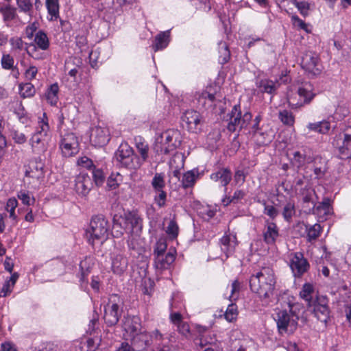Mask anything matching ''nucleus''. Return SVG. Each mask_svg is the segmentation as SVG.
<instances>
[{"mask_svg":"<svg viewBox=\"0 0 351 351\" xmlns=\"http://www.w3.org/2000/svg\"><path fill=\"white\" fill-rule=\"evenodd\" d=\"M276 278L272 269L263 267L250 279L251 290L262 299L269 298L274 294Z\"/></svg>","mask_w":351,"mask_h":351,"instance_id":"nucleus-1","label":"nucleus"},{"mask_svg":"<svg viewBox=\"0 0 351 351\" xmlns=\"http://www.w3.org/2000/svg\"><path fill=\"white\" fill-rule=\"evenodd\" d=\"M289 311H280L276 315V324L280 335L293 334L298 327L299 311L301 305L299 304H289Z\"/></svg>","mask_w":351,"mask_h":351,"instance_id":"nucleus-2","label":"nucleus"},{"mask_svg":"<svg viewBox=\"0 0 351 351\" xmlns=\"http://www.w3.org/2000/svg\"><path fill=\"white\" fill-rule=\"evenodd\" d=\"M180 132L175 130H167L158 134L155 138L154 150L158 154H171L180 145Z\"/></svg>","mask_w":351,"mask_h":351,"instance_id":"nucleus-3","label":"nucleus"},{"mask_svg":"<svg viewBox=\"0 0 351 351\" xmlns=\"http://www.w3.org/2000/svg\"><path fill=\"white\" fill-rule=\"evenodd\" d=\"M114 162L117 166L130 170H137L141 167L139 156L134 153L132 147L128 143H121L114 153Z\"/></svg>","mask_w":351,"mask_h":351,"instance_id":"nucleus-4","label":"nucleus"},{"mask_svg":"<svg viewBox=\"0 0 351 351\" xmlns=\"http://www.w3.org/2000/svg\"><path fill=\"white\" fill-rule=\"evenodd\" d=\"M108 222L104 216L93 217L86 232L88 242L92 245L95 243H102L108 238Z\"/></svg>","mask_w":351,"mask_h":351,"instance_id":"nucleus-5","label":"nucleus"},{"mask_svg":"<svg viewBox=\"0 0 351 351\" xmlns=\"http://www.w3.org/2000/svg\"><path fill=\"white\" fill-rule=\"evenodd\" d=\"M49 132L48 119L46 114L43 113V116L38 118L36 132L30 138V145L34 152L40 154L47 149Z\"/></svg>","mask_w":351,"mask_h":351,"instance_id":"nucleus-6","label":"nucleus"},{"mask_svg":"<svg viewBox=\"0 0 351 351\" xmlns=\"http://www.w3.org/2000/svg\"><path fill=\"white\" fill-rule=\"evenodd\" d=\"M313 87L310 83H306L298 88L297 92L289 95L287 100L289 106L292 108H297L309 104L314 98Z\"/></svg>","mask_w":351,"mask_h":351,"instance_id":"nucleus-7","label":"nucleus"},{"mask_svg":"<svg viewBox=\"0 0 351 351\" xmlns=\"http://www.w3.org/2000/svg\"><path fill=\"white\" fill-rule=\"evenodd\" d=\"M252 115L250 112H245L243 114L240 106L235 105L230 114L228 129L230 132L246 129L252 121Z\"/></svg>","mask_w":351,"mask_h":351,"instance_id":"nucleus-8","label":"nucleus"},{"mask_svg":"<svg viewBox=\"0 0 351 351\" xmlns=\"http://www.w3.org/2000/svg\"><path fill=\"white\" fill-rule=\"evenodd\" d=\"M301 66L306 72L313 76L320 74L322 71L319 56L313 51H307L303 55Z\"/></svg>","mask_w":351,"mask_h":351,"instance_id":"nucleus-9","label":"nucleus"},{"mask_svg":"<svg viewBox=\"0 0 351 351\" xmlns=\"http://www.w3.org/2000/svg\"><path fill=\"white\" fill-rule=\"evenodd\" d=\"M183 124L191 132L197 133L202 130L203 119L201 114L193 110H186L182 117Z\"/></svg>","mask_w":351,"mask_h":351,"instance_id":"nucleus-10","label":"nucleus"},{"mask_svg":"<svg viewBox=\"0 0 351 351\" xmlns=\"http://www.w3.org/2000/svg\"><path fill=\"white\" fill-rule=\"evenodd\" d=\"M62 154L65 157L72 156L79 152L77 137L73 133L65 134L60 143Z\"/></svg>","mask_w":351,"mask_h":351,"instance_id":"nucleus-11","label":"nucleus"},{"mask_svg":"<svg viewBox=\"0 0 351 351\" xmlns=\"http://www.w3.org/2000/svg\"><path fill=\"white\" fill-rule=\"evenodd\" d=\"M335 142L339 147L341 158L346 159L351 157V128H348L340 133L335 139Z\"/></svg>","mask_w":351,"mask_h":351,"instance_id":"nucleus-12","label":"nucleus"},{"mask_svg":"<svg viewBox=\"0 0 351 351\" xmlns=\"http://www.w3.org/2000/svg\"><path fill=\"white\" fill-rule=\"evenodd\" d=\"M289 265L295 276H301L309 267L308 261L301 252L290 254Z\"/></svg>","mask_w":351,"mask_h":351,"instance_id":"nucleus-13","label":"nucleus"},{"mask_svg":"<svg viewBox=\"0 0 351 351\" xmlns=\"http://www.w3.org/2000/svg\"><path fill=\"white\" fill-rule=\"evenodd\" d=\"M117 300H119V298L116 295L111 296L104 308V318L109 326L115 325L119 319L120 313Z\"/></svg>","mask_w":351,"mask_h":351,"instance_id":"nucleus-14","label":"nucleus"},{"mask_svg":"<svg viewBox=\"0 0 351 351\" xmlns=\"http://www.w3.org/2000/svg\"><path fill=\"white\" fill-rule=\"evenodd\" d=\"M74 191L81 197H86L93 187L90 177L85 173H79L74 180Z\"/></svg>","mask_w":351,"mask_h":351,"instance_id":"nucleus-15","label":"nucleus"},{"mask_svg":"<svg viewBox=\"0 0 351 351\" xmlns=\"http://www.w3.org/2000/svg\"><path fill=\"white\" fill-rule=\"evenodd\" d=\"M90 142L95 146L101 147L110 140V132L107 128L96 126L92 128L90 136Z\"/></svg>","mask_w":351,"mask_h":351,"instance_id":"nucleus-16","label":"nucleus"},{"mask_svg":"<svg viewBox=\"0 0 351 351\" xmlns=\"http://www.w3.org/2000/svg\"><path fill=\"white\" fill-rule=\"evenodd\" d=\"M314 313L318 319L326 322L329 314L327 302L324 298H316L312 302L311 306H308Z\"/></svg>","mask_w":351,"mask_h":351,"instance_id":"nucleus-17","label":"nucleus"},{"mask_svg":"<svg viewBox=\"0 0 351 351\" xmlns=\"http://www.w3.org/2000/svg\"><path fill=\"white\" fill-rule=\"evenodd\" d=\"M216 90L213 86H208L202 92L196 94L195 97L199 106L204 108L213 106L215 99Z\"/></svg>","mask_w":351,"mask_h":351,"instance_id":"nucleus-18","label":"nucleus"},{"mask_svg":"<svg viewBox=\"0 0 351 351\" xmlns=\"http://www.w3.org/2000/svg\"><path fill=\"white\" fill-rule=\"evenodd\" d=\"M263 234L264 241L267 245H273L280 237L279 228L275 223L266 221Z\"/></svg>","mask_w":351,"mask_h":351,"instance_id":"nucleus-19","label":"nucleus"},{"mask_svg":"<svg viewBox=\"0 0 351 351\" xmlns=\"http://www.w3.org/2000/svg\"><path fill=\"white\" fill-rule=\"evenodd\" d=\"M128 217L127 214L125 213L124 215H116L113 218V224H112V234L114 237H120L125 232L129 234V231H128Z\"/></svg>","mask_w":351,"mask_h":351,"instance_id":"nucleus-20","label":"nucleus"},{"mask_svg":"<svg viewBox=\"0 0 351 351\" xmlns=\"http://www.w3.org/2000/svg\"><path fill=\"white\" fill-rule=\"evenodd\" d=\"M123 328L130 337L134 336L142 331L140 318L136 316L125 317Z\"/></svg>","mask_w":351,"mask_h":351,"instance_id":"nucleus-21","label":"nucleus"},{"mask_svg":"<svg viewBox=\"0 0 351 351\" xmlns=\"http://www.w3.org/2000/svg\"><path fill=\"white\" fill-rule=\"evenodd\" d=\"M221 251L228 257L233 254L237 245V240L235 235L232 234H225L220 241Z\"/></svg>","mask_w":351,"mask_h":351,"instance_id":"nucleus-22","label":"nucleus"},{"mask_svg":"<svg viewBox=\"0 0 351 351\" xmlns=\"http://www.w3.org/2000/svg\"><path fill=\"white\" fill-rule=\"evenodd\" d=\"M128 261L122 254H114L112 257L111 268L114 274L121 275L128 268Z\"/></svg>","mask_w":351,"mask_h":351,"instance_id":"nucleus-23","label":"nucleus"},{"mask_svg":"<svg viewBox=\"0 0 351 351\" xmlns=\"http://www.w3.org/2000/svg\"><path fill=\"white\" fill-rule=\"evenodd\" d=\"M254 142L259 146L269 144L272 141V134L262 128L249 130Z\"/></svg>","mask_w":351,"mask_h":351,"instance_id":"nucleus-24","label":"nucleus"},{"mask_svg":"<svg viewBox=\"0 0 351 351\" xmlns=\"http://www.w3.org/2000/svg\"><path fill=\"white\" fill-rule=\"evenodd\" d=\"M132 343L134 347V349L142 350L145 349L149 344V335L145 331L139 332L131 337Z\"/></svg>","mask_w":351,"mask_h":351,"instance_id":"nucleus-25","label":"nucleus"},{"mask_svg":"<svg viewBox=\"0 0 351 351\" xmlns=\"http://www.w3.org/2000/svg\"><path fill=\"white\" fill-rule=\"evenodd\" d=\"M299 295L300 298L306 302L308 306H311L312 302L315 301L314 298H317L315 287L311 283L304 284Z\"/></svg>","mask_w":351,"mask_h":351,"instance_id":"nucleus-26","label":"nucleus"},{"mask_svg":"<svg viewBox=\"0 0 351 351\" xmlns=\"http://www.w3.org/2000/svg\"><path fill=\"white\" fill-rule=\"evenodd\" d=\"M313 208L314 209V213L317 215L319 219L325 220L326 217L330 214L331 211L330 199L328 198H324L317 206H315V204H314Z\"/></svg>","mask_w":351,"mask_h":351,"instance_id":"nucleus-27","label":"nucleus"},{"mask_svg":"<svg viewBox=\"0 0 351 351\" xmlns=\"http://www.w3.org/2000/svg\"><path fill=\"white\" fill-rule=\"evenodd\" d=\"M38 171L27 169L25 172V182L32 185L33 188H36L44 178V171H40V165H39Z\"/></svg>","mask_w":351,"mask_h":351,"instance_id":"nucleus-28","label":"nucleus"},{"mask_svg":"<svg viewBox=\"0 0 351 351\" xmlns=\"http://www.w3.org/2000/svg\"><path fill=\"white\" fill-rule=\"evenodd\" d=\"M210 179L215 182H219L222 186H226L232 179V173L228 169H221L213 173Z\"/></svg>","mask_w":351,"mask_h":351,"instance_id":"nucleus-29","label":"nucleus"},{"mask_svg":"<svg viewBox=\"0 0 351 351\" xmlns=\"http://www.w3.org/2000/svg\"><path fill=\"white\" fill-rule=\"evenodd\" d=\"M127 214L128 217V231H129V234L133 233L134 232H138L142 228V219L141 218L135 213L129 212Z\"/></svg>","mask_w":351,"mask_h":351,"instance_id":"nucleus-30","label":"nucleus"},{"mask_svg":"<svg viewBox=\"0 0 351 351\" xmlns=\"http://www.w3.org/2000/svg\"><path fill=\"white\" fill-rule=\"evenodd\" d=\"M175 258L176 256L173 252L157 255L155 257V265L158 269H167L174 262Z\"/></svg>","mask_w":351,"mask_h":351,"instance_id":"nucleus-31","label":"nucleus"},{"mask_svg":"<svg viewBox=\"0 0 351 351\" xmlns=\"http://www.w3.org/2000/svg\"><path fill=\"white\" fill-rule=\"evenodd\" d=\"M45 5L47 10V19L49 21H57L60 17L59 0H46Z\"/></svg>","mask_w":351,"mask_h":351,"instance_id":"nucleus-32","label":"nucleus"},{"mask_svg":"<svg viewBox=\"0 0 351 351\" xmlns=\"http://www.w3.org/2000/svg\"><path fill=\"white\" fill-rule=\"evenodd\" d=\"M170 32L169 30L160 32L155 38L154 49L155 51L161 50L167 47L170 41Z\"/></svg>","mask_w":351,"mask_h":351,"instance_id":"nucleus-33","label":"nucleus"},{"mask_svg":"<svg viewBox=\"0 0 351 351\" xmlns=\"http://www.w3.org/2000/svg\"><path fill=\"white\" fill-rule=\"evenodd\" d=\"M258 86L261 91L269 94H273L278 88V83L271 80L263 79L258 82Z\"/></svg>","mask_w":351,"mask_h":351,"instance_id":"nucleus-34","label":"nucleus"},{"mask_svg":"<svg viewBox=\"0 0 351 351\" xmlns=\"http://www.w3.org/2000/svg\"><path fill=\"white\" fill-rule=\"evenodd\" d=\"M198 171L195 169L186 172L182 179V186L185 189L193 186L198 178Z\"/></svg>","mask_w":351,"mask_h":351,"instance_id":"nucleus-35","label":"nucleus"},{"mask_svg":"<svg viewBox=\"0 0 351 351\" xmlns=\"http://www.w3.org/2000/svg\"><path fill=\"white\" fill-rule=\"evenodd\" d=\"M34 41L36 46L42 50H47L49 47V38L43 31H38L36 33Z\"/></svg>","mask_w":351,"mask_h":351,"instance_id":"nucleus-36","label":"nucleus"},{"mask_svg":"<svg viewBox=\"0 0 351 351\" xmlns=\"http://www.w3.org/2000/svg\"><path fill=\"white\" fill-rule=\"evenodd\" d=\"M136 147L137 151L140 155L139 156V162L141 163V167L143 164L147 160L149 156V145L147 143L143 141L140 140V141H137L136 143Z\"/></svg>","mask_w":351,"mask_h":351,"instance_id":"nucleus-37","label":"nucleus"},{"mask_svg":"<svg viewBox=\"0 0 351 351\" xmlns=\"http://www.w3.org/2000/svg\"><path fill=\"white\" fill-rule=\"evenodd\" d=\"M59 87L57 84H53L47 89L45 96L47 102L51 106H56L58 101Z\"/></svg>","mask_w":351,"mask_h":351,"instance_id":"nucleus-38","label":"nucleus"},{"mask_svg":"<svg viewBox=\"0 0 351 351\" xmlns=\"http://www.w3.org/2000/svg\"><path fill=\"white\" fill-rule=\"evenodd\" d=\"M310 130L315 131L321 134H326L330 129V124L328 121H323L317 123H310L307 125Z\"/></svg>","mask_w":351,"mask_h":351,"instance_id":"nucleus-39","label":"nucleus"},{"mask_svg":"<svg viewBox=\"0 0 351 351\" xmlns=\"http://www.w3.org/2000/svg\"><path fill=\"white\" fill-rule=\"evenodd\" d=\"M302 200L304 203L315 204V199H317L315 191L310 186L305 185V187L300 191Z\"/></svg>","mask_w":351,"mask_h":351,"instance_id":"nucleus-40","label":"nucleus"},{"mask_svg":"<svg viewBox=\"0 0 351 351\" xmlns=\"http://www.w3.org/2000/svg\"><path fill=\"white\" fill-rule=\"evenodd\" d=\"M19 89L21 96L23 98L33 97L36 93L34 86L29 82L20 84Z\"/></svg>","mask_w":351,"mask_h":351,"instance_id":"nucleus-41","label":"nucleus"},{"mask_svg":"<svg viewBox=\"0 0 351 351\" xmlns=\"http://www.w3.org/2000/svg\"><path fill=\"white\" fill-rule=\"evenodd\" d=\"M238 314L237 306L232 303L228 306L223 317L228 322H233L237 320Z\"/></svg>","mask_w":351,"mask_h":351,"instance_id":"nucleus-42","label":"nucleus"},{"mask_svg":"<svg viewBox=\"0 0 351 351\" xmlns=\"http://www.w3.org/2000/svg\"><path fill=\"white\" fill-rule=\"evenodd\" d=\"M17 197L24 205L30 206L34 204L35 199L34 195L28 191L21 190L17 193Z\"/></svg>","mask_w":351,"mask_h":351,"instance_id":"nucleus-43","label":"nucleus"},{"mask_svg":"<svg viewBox=\"0 0 351 351\" xmlns=\"http://www.w3.org/2000/svg\"><path fill=\"white\" fill-rule=\"evenodd\" d=\"M122 182V176L119 173H112L107 180V187L109 190L117 189Z\"/></svg>","mask_w":351,"mask_h":351,"instance_id":"nucleus-44","label":"nucleus"},{"mask_svg":"<svg viewBox=\"0 0 351 351\" xmlns=\"http://www.w3.org/2000/svg\"><path fill=\"white\" fill-rule=\"evenodd\" d=\"M219 62L221 64H224L228 62L230 58V53L228 46L225 43H221L219 44Z\"/></svg>","mask_w":351,"mask_h":351,"instance_id":"nucleus-45","label":"nucleus"},{"mask_svg":"<svg viewBox=\"0 0 351 351\" xmlns=\"http://www.w3.org/2000/svg\"><path fill=\"white\" fill-rule=\"evenodd\" d=\"M152 185L156 191L163 190L165 186L164 174L156 173L152 179Z\"/></svg>","mask_w":351,"mask_h":351,"instance_id":"nucleus-46","label":"nucleus"},{"mask_svg":"<svg viewBox=\"0 0 351 351\" xmlns=\"http://www.w3.org/2000/svg\"><path fill=\"white\" fill-rule=\"evenodd\" d=\"M17 206L18 201L16 198L12 197L8 199L5 206V210L9 213L10 218L12 219L13 220H16L17 218V216L15 213V209Z\"/></svg>","mask_w":351,"mask_h":351,"instance_id":"nucleus-47","label":"nucleus"},{"mask_svg":"<svg viewBox=\"0 0 351 351\" xmlns=\"http://www.w3.org/2000/svg\"><path fill=\"white\" fill-rule=\"evenodd\" d=\"M279 119L285 125L292 126L295 122V118L293 114L287 110H284L279 112Z\"/></svg>","mask_w":351,"mask_h":351,"instance_id":"nucleus-48","label":"nucleus"},{"mask_svg":"<svg viewBox=\"0 0 351 351\" xmlns=\"http://www.w3.org/2000/svg\"><path fill=\"white\" fill-rule=\"evenodd\" d=\"M173 157L169 161V167L171 169H173L174 167L176 168H182L184 167V158L181 153L173 152Z\"/></svg>","mask_w":351,"mask_h":351,"instance_id":"nucleus-49","label":"nucleus"},{"mask_svg":"<svg viewBox=\"0 0 351 351\" xmlns=\"http://www.w3.org/2000/svg\"><path fill=\"white\" fill-rule=\"evenodd\" d=\"M14 59L8 53H3L1 59V67L5 70H10L14 68Z\"/></svg>","mask_w":351,"mask_h":351,"instance_id":"nucleus-50","label":"nucleus"},{"mask_svg":"<svg viewBox=\"0 0 351 351\" xmlns=\"http://www.w3.org/2000/svg\"><path fill=\"white\" fill-rule=\"evenodd\" d=\"M174 302H175V298L173 297L172 298V302L171 303V313H170L169 318H170L171 323L173 325L177 326L183 321H182V316L180 313L173 312V309L177 308V306L175 305Z\"/></svg>","mask_w":351,"mask_h":351,"instance_id":"nucleus-51","label":"nucleus"},{"mask_svg":"<svg viewBox=\"0 0 351 351\" xmlns=\"http://www.w3.org/2000/svg\"><path fill=\"white\" fill-rule=\"evenodd\" d=\"M322 228L319 224L315 223L308 229L307 238L309 241L315 240L320 234Z\"/></svg>","mask_w":351,"mask_h":351,"instance_id":"nucleus-52","label":"nucleus"},{"mask_svg":"<svg viewBox=\"0 0 351 351\" xmlns=\"http://www.w3.org/2000/svg\"><path fill=\"white\" fill-rule=\"evenodd\" d=\"M295 210L294 204L291 202H288L287 204H286L285 206H284L282 211V215L284 219L286 221H289L292 217L295 215Z\"/></svg>","mask_w":351,"mask_h":351,"instance_id":"nucleus-53","label":"nucleus"},{"mask_svg":"<svg viewBox=\"0 0 351 351\" xmlns=\"http://www.w3.org/2000/svg\"><path fill=\"white\" fill-rule=\"evenodd\" d=\"M293 3L298 8V10L300 11V14L304 17H306L308 15L310 5L308 2L297 1L296 0H293Z\"/></svg>","mask_w":351,"mask_h":351,"instance_id":"nucleus-54","label":"nucleus"},{"mask_svg":"<svg viewBox=\"0 0 351 351\" xmlns=\"http://www.w3.org/2000/svg\"><path fill=\"white\" fill-rule=\"evenodd\" d=\"M0 12L3 14L4 21H10L16 16V10L10 7L1 8Z\"/></svg>","mask_w":351,"mask_h":351,"instance_id":"nucleus-55","label":"nucleus"},{"mask_svg":"<svg viewBox=\"0 0 351 351\" xmlns=\"http://www.w3.org/2000/svg\"><path fill=\"white\" fill-rule=\"evenodd\" d=\"M38 68L36 66L31 65L27 68L23 73L25 80L27 81H32L36 79L38 74Z\"/></svg>","mask_w":351,"mask_h":351,"instance_id":"nucleus-56","label":"nucleus"},{"mask_svg":"<svg viewBox=\"0 0 351 351\" xmlns=\"http://www.w3.org/2000/svg\"><path fill=\"white\" fill-rule=\"evenodd\" d=\"M93 177L95 184L98 186L102 185L104 182L105 176L104 172L99 169H93Z\"/></svg>","mask_w":351,"mask_h":351,"instance_id":"nucleus-57","label":"nucleus"},{"mask_svg":"<svg viewBox=\"0 0 351 351\" xmlns=\"http://www.w3.org/2000/svg\"><path fill=\"white\" fill-rule=\"evenodd\" d=\"M19 8L21 12L29 13L32 9V0H16Z\"/></svg>","mask_w":351,"mask_h":351,"instance_id":"nucleus-58","label":"nucleus"},{"mask_svg":"<svg viewBox=\"0 0 351 351\" xmlns=\"http://www.w3.org/2000/svg\"><path fill=\"white\" fill-rule=\"evenodd\" d=\"M241 284L238 280H234L231 285V294L229 296L230 301H235L239 297Z\"/></svg>","mask_w":351,"mask_h":351,"instance_id":"nucleus-59","label":"nucleus"},{"mask_svg":"<svg viewBox=\"0 0 351 351\" xmlns=\"http://www.w3.org/2000/svg\"><path fill=\"white\" fill-rule=\"evenodd\" d=\"M264 206V214L269 216L272 219H275L278 214V210L272 205L267 204L265 202L263 203Z\"/></svg>","mask_w":351,"mask_h":351,"instance_id":"nucleus-60","label":"nucleus"},{"mask_svg":"<svg viewBox=\"0 0 351 351\" xmlns=\"http://www.w3.org/2000/svg\"><path fill=\"white\" fill-rule=\"evenodd\" d=\"M166 232L172 237H176L178 233V226L175 221L171 220L167 227Z\"/></svg>","mask_w":351,"mask_h":351,"instance_id":"nucleus-61","label":"nucleus"},{"mask_svg":"<svg viewBox=\"0 0 351 351\" xmlns=\"http://www.w3.org/2000/svg\"><path fill=\"white\" fill-rule=\"evenodd\" d=\"M96 349L97 346L95 341L91 338L88 339L86 342L82 343L81 351H95Z\"/></svg>","mask_w":351,"mask_h":351,"instance_id":"nucleus-62","label":"nucleus"},{"mask_svg":"<svg viewBox=\"0 0 351 351\" xmlns=\"http://www.w3.org/2000/svg\"><path fill=\"white\" fill-rule=\"evenodd\" d=\"M157 193L158 194L154 197L155 202L159 207H162L165 205L166 193L163 190L157 191Z\"/></svg>","mask_w":351,"mask_h":351,"instance_id":"nucleus-63","label":"nucleus"},{"mask_svg":"<svg viewBox=\"0 0 351 351\" xmlns=\"http://www.w3.org/2000/svg\"><path fill=\"white\" fill-rule=\"evenodd\" d=\"M167 249V243L163 240H159L156 245L154 249V256L163 255Z\"/></svg>","mask_w":351,"mask_h":351,"instance_id":"nucleus-64","label":"nucleus"}]
</instances>
